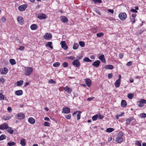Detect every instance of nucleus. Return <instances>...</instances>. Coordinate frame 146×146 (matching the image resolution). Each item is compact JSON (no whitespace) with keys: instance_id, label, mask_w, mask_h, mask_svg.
I'll return each mask as SVG.
<instances>
[{"instance_id":"obj_41","label":"nucleus","mask_w":146,"mask_h":146,"mask_svg":"<svg viewBox=\"0 0 146 146\" xmlns=\"http://www.w3.org/2000/svg\"><path fill=\"white\" fill-rule=\"evenodd\" d=\"M98 115H96L93 116L92 118V119L93 121H95L98 118Z\"/></svg>"},{"instance_id":"obj_24","label":"nucleus","mask_w":146,"mask_h":146,"mask_svg":"<svg viewBox=\"0 0 146 146\" xmlns=\"http://www.w3.org/2000/svg\"><path fill=\"white\" fill-rule=\"evenodd\" d=\"M121 81L118 80H117L115 83V85L116 87L118 88L119 86Z\"/></svg>"},{"instance_id":"obj_18","label":"nucleus","mask_w":146,"mask_h":146,"mask_svg":"<svg viewBox=\"0 0 146 146\" xmlns=\"http://www.w3.org/2000/svg\"><path fill=\"white\" fill-rule=\"evenodd\" d=\"M62 111L65 113H68L70 112V109L68 107H66L63 108Z\"/></svg>"},{"instance_id":"obj_25","label":"nucleus","mask_w":146,"mask_h":146,"mask_svg":"<svg viewBox=\"0 0 146 146\" xmlns=\"http://www.w3.org/2000/svg\"><path fill=\"white\" fill-rule=\"evenodd\" d=\"M31 28L32 30H35L36 29L38 28V26L37 25L35 24H33L31 26Z\"/></svg>"},{"instance_id":"obj_42","label":"nucleus","mask_w":146,"mask_h":146,"mask_svg":"<svg viewBox=\"0 0 146 146\" xmlns=\"http://www.w3.org/2000/svg\"><path fill=\"white\" fill-rule=\"evenodd\" d=\"M80 45L82 47H83L85 46V43L82 41H80L79 42Z\"/></svg>"},{"instance_id":"obj_12","label":"nucleus","mask_w":146,"mask_h":146,"mask_svg":"<svg viewBox=\"0 0 146 146\" xmlns=\"http://www.w3.org/2000/svg\"><path fill=\"white\" fill-rule=\"evenodd\" d=\"M100 62V60H97L94 62L92 64V65L95 67L97 68L99 66Z\"/></svg>"},{"instance_id":"obj_21","label":"nucleus","mask_w":146,"mask_h":146,"mask_svg":"<svg viewBox=\"0 0 146 146\" xmlns=\"http://www.w3.org/2000/svg\"><path fill=\"white\" fill-rule=\"evenodd\" d=\"M7 130L8 133L11 134H13L14 132V130L11 127H9L7 128Z\"/></svg>"},{"instance_id":"obj_54","label":"nucleus","mask_w":146,"mask_h":146,"mask_svg":"<svg viewBox=\"0 0 146 146\" xmlns=\"http://www.w3.org/2000/svg\"><path fill=\"white\" fill-rule=\"evenodd\" d=\"M130 11L132 12L135 13H137V11L136 10V9H131Z\"/></svg>"},{"instance_id":"obj_44","label":"nucleus","mask_w":146,"mask_h":146,"mask_svg":"<svg viewBox=\"0 0 146 146\" xmlns=\"http://www.w3.org/2000/svg\"><path fill=\"white\" fill-rule=\"evenodd\" d=\"M44 125L45 126L49 127L50 124L48 122L45 121L44 123Z\"/></svg>"},{"instance_id":"obj_30","label":"nucleus","mask_w":146,"mask_h":146,"mask_svg":"<svg viewBox=\"0 0 146 146\" xmlns=\"http://www.w3.org/2000/svg\"><path fill=\"white\" fill-rule=\"evenodd\" d=\"M121 105L122 107H125L127 105V103L124 100H122L121 102Z\"/></svg>"},{"instance_id":"obj_14","label":"nucleus","mask_w":146,"mask_h":146,"mask_svg":"<svg viewBox=\"0 0 146 146\" xmlns=\"http://www.w3.org/2000/svg\"><path fill=\"white\" fill-rule=\"evenodd\" d=\"M16 116L18 117L19 119H24L25 117V115L23 113H19L17 114Z\"/></svg>"},{"instance_id":"obj_34","label":"nucleus","mask_w":146,"mask_h":146,"mask_svg":"<svg viewBox=\"0 0 146 146\" xmlns=\"http://www.w3.org/2000/svg\"><path fill=\"white\" fill-rule=\"evenodd\" d=\"M10 62L12 65H14L16 64V62L14 59H11L10 60Z\"/></svg>"},{"instance_id":"obj_20","label":"nucleus","mask_w":146,"mask_h":146,"mask_svg":"<svg viewBox=\"0 0 146 146\" xmlns=\"http://www.w3.org/2000/svg\"><path fill=\"white\" fill-rule=\"evenodd\" d=\"M86 83L88 87H90L91 84V80L90 79H85Z\"/></svg>"},{"instance_id":"obj_26","label":"nucleus","mask_w":146,"mask_h":146,"mask_svg":"<svg viewBox=\"0 0 146 146\" xmlns=\"http://www.w3.org/2000/svg\"><path fill=\"white\" fill-rule=\"evenodd\" d=\"M23 92L22 90H18L15 92V94L17 96H20L23 94Z\"/></svg>"},{"instance_id":"obj_63","label":"nucleus","mask_w":146,"mask_h":146,"mask_svg":"<svg viewBox=\"0 0 146 146\" xmlns=\"http://www.w3.org/2000/svg\"><path fill=\"white\" fill-rule=\"evenodd\" d=\"M24 48V47L23 46H21L19 47V48H18L19 50H23V49Z\"/></svg>"},{"instance_id":"obj_13","label":"nucleus","mask_w":146,"mask_h":146,"mask_svg":"<svg viewBox=\"0 0 146 146\" xmlns=\"http://www.w3.org/2000/svg\"><path fill=\"white\" fill-rule=\"evenodd\" d=\"M64 91L68 93H70L72 91V89L68 86H66L64 88Z\"/></svg>"},{"instance_id":"obj_58","label":"nucleus","mask_w":146,"mask_h":146,"mask_svg":"<svg viewBox=\"0 0 146 146\" xmlns=\"http://www.w3.org/2000/svg\"><path fill=\"white\" fill-rule=\"evenodd\" d=\"M94 98V97L89 98L87 99V100L88 101H90L93 100Z\"/></svg>"},{"instance_id":"obj_5","label":"nucleus","mask_w":146,"mask_h":146,"mask_svg":"<svg viewBox=\"0 0 146 146\" xmlns=\"http://www.w3.org/2000/svg\"><path fill=\"white\" fill-rule=\"evenodd\" d=\"M37 18L40 20L45 19L47 18V16L44 13H40L38 15Z\"/></svg>"},{"instance_id":"obj_23","label":"nucleus","mask_w":146,"mask_h":146,"mask_svg":"<svg viewBox=\"0 0 146 146\" xmlns=\"http://www.w3.org/2000/svg\"><path fill=\"white\" fill-rule=\"evenodd\" d=\"M61 20L64 23H66L68 21V19L67 18L64 16H62L61 17Z\"/></svg>"},{"instance_id":"obj_3","label":"nucleus","mask_w":146,"mask_h":146,"mask_svg":"<svg viewBox=\"0 0 146 146\" xmlns=\"http://www.w3.org/2000/svg\"><path fill=\"white\" fill-rule=\"evenodd\" d=\"M118 16L120 20L123 21L126 18L127 15L125 13H121L119 14Z\"/></svg>"},{"instance_id":"obj_45","label":"nucleus","mask_w":146,"mask_h":146,"mask_svg":"<svg viewBox=\"0 0 146 146\" xmlns=\"http://www.w3.org/2000/svg\"><path fill=\"white\" fill-rule=\"evenodd\" d=\"M48 83L50 84H54L56 83V82L55 81L53 80L52 79H51L49 80Z\"/></svg>"},{"instance_id":"obj_52","label":"nucleus","mask_w":146,"mask_h":146,"mask_svg":"<svg viewBox=\"0 0 146 146\" xmlns=\"http://www.w3.org/2000/svg\"><path fill=\"white\" fill-rule=\"evenodd\" d=\"M104 117V116L100 114L98 115V118L100 119H102Z\"/></svg>"},{"instance_id":"obj_27","label":"nucleus","mask_w":146,"mask_h":146,"mask_svg":"<svg viewBox=\"0 0 146 146\" xmlns=\"http://www.w3.org/2000/svg\"><path fill=\"white\" fill-rule=\"evenodd\" d=\"M25 140L24 139H22L20 141V144L22 146H25L26 145Z\"/></svg>"},{"instance_id":"obj_8","label":"nucleus","mask_w":146,"mask_h":146,"mask_svg":"<svg viewBox=\"0 0 146 146\" xmlns=\"http://www.w3.org/2000/svg\"><path fill=\"white\" fill-rule=\"evenodd\" d=\"M52 37V35L51 34L46 33L43 36L44 39L47 40H49Z\"/></svg>"},{"instance_id":"obj_32","label":"nucleus","mask_w":146,"mask_h":146,"mask_svg":"<svg viewBox=\"0 0 146 146\" xmlns=\"http://www.w3.org/2000/svg\"><path fill=\"white\" fill-rule=\"evenodd\" d=\"M114 131V129L111 128H107L106 129V131L108 132H111Z\"/></svg>"},{"instance_id":"obj_16","label":"nucleus","mask_w":146,"mask_h":146,"mask_svg":"<svg viewBox=\"0 0 146 146\" xmlns=\"http://www.w3.org/2000/svg\"><path fill=\"white\" fill-rule=\"evenodd\" d=\"M60 44H61L62 47L64 49L66 50L67 49L68 46L65 41H62L60 43Z\"/></svg>"},{"instance_id":"obj_57","label":"nucleus","mask_w":146,"mask_h":146,"mask_svg":"<svg viewBox=\"0 0 146 146\" xmlns=\"http://www.w3.org/2000/svg\"><path fill=\"white\" fill-rule=\"evenodd\" d=\"M66 118L67 119H70L71 118V115L69 114L66 116Z\"/></svg>"},{"instance_id":"obj_59","label":"nucleus","mask_w":146,"mask_h":146,"mask_svg":"<svg viewBox=\"0 0 146 146\" xmlns=\"http://www.w3.org/2000/svg\"><path fill=\"white\" fill-rule=\"evenodd\" d=\"M82 56L80 55V56H77V58L78 59V60H80L82 58Z\"/></svg>"},{"instance_id":"obj_2","label":"nucleus","mask_w":146,"mask_h":146,"mask_svg":"<svg viewBox=\"0 0 146 146\" xmlns=\"http://www.w3.org/2000/svg\"><path fill=\"white\" fill-rule=\"evenodd\" d=\"M123 135V133L121 132L118 133L117 135V137L115 139V141L118 143L122 142L123 140V139L122 138Z\"/></svg>"},{"instance_id":"obj_64","label":"nucleus","mask_w":146,"mask_h":146,"mask_svg":"<svg viewBox=\"0 0 146 146\" xmlns=\"http://www.w3.org/2000/svg\"><path fill=\"white\" fill-rule=\"evenodd\" d=\"M0 81L1 82L3 83L4 82V79L2 78H0Z\"/></svg>"},{"instance_id":"obj_49","label":"nucleus","mask_w":146,"mask_h":146,"mask_svg":"<svg viewBox=\"0 0 146 146\" xmlns=\"http://www.w3.org/2000/svg\"><path fill=\"white\" fill-rule=\"evenodd\" d=\"M130 19L132 23V24L134 23H135V18H131L130 17Z\"/></svg>"},{"instance_id":"obj_40","label":"nucleus","mask_w":146,"mask_h":146,"mask_svg":"<svg viewBox=\"0 0 146 146\" xmlns=\"http://www.w3.org/2000/svg\"><path fill=\"white\" fill-rule=\"evenodd\" d=\"M60 65V63L58 62H57L55 63H54L53 64V66L55 67H57L59 66Z\"/></svg>"},{"instance_id":"obj_1","label":"nucleus","mask_w":146,"mask_h":146,"mask_svg":"<svg viewBox=\"0 0 146 146\" xmlns=\"http://www.w3.org/2000/svg\"><path fill=\"white\" fill-rule=\"evenodd\" d=\"M24 73L25 75L28 76L31 74L33 71V68L31 67H24Z\"/></svg>"},{"instance_id":"obj_15","label":"nucleus","mask_w":146,"mask_h":146,"mask_svg":"<svg viewBox=\"0 0 146 146\" xmlns=\"http://www.w3.org/2000/svg\"><path fill=\"white\" fill-rule=\"evenodd\" d=\"M78 112V113L77 115V120H79L80 118L81 114L82 113L81 111H76L73 114V115H74L76 114Z\"/></svg>"},{"instance_id":"obj_38","label":"nucleus","mask_w":146,"mask_h":146,"mask_svg":"<svg viewBox=\"0 0 146 146\" xmlns=\"http://www.w3.org/2000/svg\"><path fill=\"white\" fill-rule=\"evenodd\" d=\"M83 61L87 62H91L92 60H90L88 58L86 57L83 59Z\"/></svg>"},{"instance_id":"obj_46","label":"nucleus","mask_w":146,"mask_h":146,"mask_svg":"<svg viewBox=\"0 0 146 146\" xmlns=\"http://www.w3.org/2000/svg\"><path fill=\"white\" fill-rule=\"evenodd\" d=\"M62 66L64 67H67L68 66V63L66 62H64L62 64Z\"/></svg>"},{"instance_id":"obj_4","label":"nucleus","mask_w":146,"mask_h":146,"mask_svg":"<svg viewBox=\"0 0 146 146\" xmlns=\"http://www.w3.org/2000/svg\"><path fill=\"white\" fill-rule=\"evenodd\" d=\"M138 106L140 107H142L144 106V104H146V100L144 99H141L138 102Z\"/></svg>"},{"instance_id":"obj_11","label":"nucleus","mask_w":146,"mask_h":146,"mask_svg":"<svg viewBox=\"0 0 146 146\" xmlns=\"http://www.w3.org/2000/svg\"><path fill=\"white\" fill-rule=\"evenodd\" d=\"M8 126L7 123H5L3 124L0 125V129L4 130L7 129Z\"/></svg>"},{"instance_id":"obj_10","label":"nucleus","mask_w":146,"mask_h":146,"mask_svg":"<svg viewBox=\"0 0 146 146\" xmlns=\"http://www.w3.org/2000/svg\"><path fill=\"white\" fill-rule=\"evenodd\" d=\"M17 20L20 24L22 25L24 24V19L21 16L18 17L17 18Z\"/></svg>"},{"instance_id":"obj_43","label":"nucleus","mask_w":146,"mask_h":146,"mask_svg":"<svg viewBox=\"0 0 146 146\" xmlns=\"http://www.w3.org/2000/svg\"><path fill=\"white\" fill-rule=\"evenodd\" d=\"M133 97V95L132 94H129L127 95L128 98L130 99H131Z\"/></svg>"},{"instance_id":"obj_53","label":"nucleus","mask_w":146,"mask_h":146,"mask_svg":"<svg viewBox=\"0 0 146 146\" xmlns=\"http://www.w3.org/2000/svg\"><path fill=\"white\" fill-rule=\"evenodd\" d=\"M108 76L109 79H111L113 77V74L112 73L108 74Z\"/></svg>"},{"instance_id":"obj_35","label":"nucleus","mask_w":146,"mask_h":146,"mask_svg":"<svg viewBox=\"0 0 146 146\" xmlns=\"http://www.w3.org/2000/svg\"><path fill=\"white\" fill-rule=\"evenodd\" d=\"M15 145V143L13 141L7 143V145L9 146H13Z\"/></svg>"},{"instance_id":"obj_47","label":"nucleus","mask_w":146,"mask_h":146,"mask_svg":"<svg viewBox=\"0 0 146 146\" xmlns=\"http://www.w3.org/2000/svg\"><path fill=\"white\" fill-rule=\"evenodd\" d=\"M11 118V117L10 116H8V117H4L3 119L4 120H8L9 119Z\"/></svg>"},{"instance_id":"obj_36","label":"nucleus","mask_w":146,"mask_h":146,"mask_svg":"<svg viewBox=\"0 0 146 146\" xmlns=\"http://www.w3.org/2000/svg\"><path fill=\"white\" fill-rule=\"evenodd\" d=\"M78 46V44L77 43H74V44L73 48L74 50H76L77 49Z\"/></svg>"},{"instance_id":"obj_60","label":"nucleus","mask_w":146,"mask_h":146,"mask_svg":"<svg viewBox=\"0 0 146 146\" xmlns=\"http://www.w3.org/2000/svg\"><path fill=\"white\" fill-rule=\"evenodd\" d=\"M108 12H110L112 14H113V10L112 9H108Z\"/></svg>"},{"instance_id":"obj_6","label":"nucleus","mask_w":146,"mask_h":146,"mask_svg":"<svg viewBox=\"0 0 146 146\" xmlns=\"http://www.w3.org/2000/svg\"><path fill=\"white\" fill-rule=\"evenodd\" d=\"M72 64L74 66L76 67H79L80 65V63L78 60H74L72 62Z\"/></svg>"},{"instance_id":"obj_37","label":"nucleus","mask_w":146,"mask_h":146,"mask_svg":"<svg viewBox=\"0 0 146 146\" xmlns=\"http://www.w3.org/2000/svg\"><path fill=\"white\" fill-rule=\"evenodd\" d=\"M6 136L5 135H2L0 136V141H2L3 139H5Z\"/></svg>"},{"instance_id":"obj_61","label":"nucleus","mask_w":146,"mask_h":146,"mask_svg":"<svg viewBox=\"0 0 146 146\" xmlns=\"http://www.w3.org/2000/svg\"><path fill=\"white\" fill-rule=\"evenodd\" d=\"M1 20L2 22H4L6 20V19L4 17H3L1 18Z\"/></svg>"},{"instance_id":"obj_7","label":"nucleus","mask_w":146,"mask_h":146,"mask_svg":"<svg viewBox=\"0 0 146 146\" xmlns=\"http://www.w3.org/2000/svg\"><path fill=\"white\" fill-rule=\"evenodd\" d=\"M27 7V5L24 4L18 7V9L20 11H25Z\"/></svg>"},{"instance_id":"obj_19","label":"nucleus","mask_w":146,"mask_h":146,"mask_svg":"<svg viewBox=\"0 0 146 146\" xmlns=\"http://www.w3.org/2000/svg\"><path fill=\"white\" fill-rule=\"evenodd\" d=\"M99 58L101 60L102 62L104 63H105L106 62V60L105 58V56L104 55L102 54L99 57Z\"/></svg>"},{"instance_id":"obj_51","label":"nucleus","mask_w":146,"mask_h":146,"mask_svg":"<svg viewBox=\"0 0 146 146\" xmlns=\"http://www.w3.org/2000/svg\"><path fill=\"white\" fill-rule=\"evenodd\" d=\"M136 144L138 146H141V143L139 141H136Z\"/></svg>"},{"instance_id":"obj_22","label":"nucleus","mask_w":146,"mask_h":146,"mask_svg":"<svg viewBox=\"0 0 146 146\" xmlns=\"http://www.w3.org/2000/svg\"><path fill=\"white\" fill-rule=\"evenodd\" d=\"M28 121L29 123L32 124H33L35 122V119L32 117L29 118L28 119Z\"/></svg>"},{"instance_id":"obj_9","label":"nucleus","mask_w":146,"mask_h":146,"mask_svg":"<svg viewBox=\"0 0 146 146\" xmlns=\"http://www.w3.org/2000/svg\"><path fill=\"white\" fill-rule=\"evenodd\" d=\"M132 121H135V119L133 117H131L130 118H126V122L125 124L127 125H128Z\"/></svg>"},{"instance_id":"obj_29","label":"nucleus","mask_w":146,"mask_h":146,"mask_svg":"<svg viewBox=\"0 0 146 146\" xmlns=\"http://www.w3.org/2000/svg\"><path fill=\"white\" fill-rule=\"evenodd\" d=\"M52 42H48L46 44V46L50 47L51 49H52L53 47L52 46Z\"/></svg>"},{"instance_id":"obj_28","label":"nucleus","mask_w":146,"mask_h":146,"mask_svg":"<svg viewBox=\"0 0 146 146\" xmlns=\"http://www.w3.org/2000/svg\"><path fill=\"white\" fill-rule=\"evenodd\" d=\"M113 68V66L111 65H107L105 66V68L106 69L111 70Z\"/></svg>"},{"instance_id":"obj_39","label":"nucleus","mask_w":146,"mask_h":146,"mask_svg":"<svg viewBox=\"0 0 146 146\" xmlns=\"http://www.w3.org/2000/svg\"><path fill=\"white\" fill-rule=\"evenodd\" d=\"M104 35V33L102 32H100V33L97 34L96 35L97 36L99 37H100L102 36H103Z\"/></svg>"},{"instance_id":"obj_56","label":"nucleus","mask_w":146,"mask_h":146,"mask_svg":"<svg viewBox=\"0 0 146 146\" xmlns=\"http://www.w3.org/2000/svg\"><path fill=\"white\" fill-rule=\"evenodd\" d=\"M93 1H94L95 3L98 2L99 3H101L102 2V1L101 0H93Z\"/></svg>"},{"instance_id":"obj_55","label":"nucleus","mask_w":146,"mask_h":146,"mask_svg":"<svg viewBox=\"0 0 146 146\" xmlns=\"http://www.w3.org/2000/svg\"><path fill=\"white\" fill-rule=\"evenodd\" d=\"M67 58L71 60H73L75 58L74 57L72 56H70L68 57Z\"/></svg>"},{"instance_id":"obj_48","label":"nucleus","mask_w":146,"mask_h":146,"mask_svg":"<svg viewBox=\"0 0 146 146\" xmlns=\"http://www.w3.org/2000/svg\"><path fill=\"white\" fill-rule=\"evenodd\" d=\"M140 116L141 118H144L146 117V114L145 113H142L140 114Z\"/></svg>"},{"instance_id":"obj_31","label":"nucleus","mask_w":146,"mask_h":146,"mask_svg":"<svg viewBox=\"0 0 146 146\" xmlns=\"http://www.w3.org/2000/svg\"><path fill=\"white\" fill-rule=\"evenodd\" d=\"M17 86H21L23 85V81L22 80H20L17 82Z\"/></svg>"},{"instance_id":"obj_62","label":"nucleus","mask_w":146,"mask_h":146,"mask_svg":"<svg viewBox=\"0 0 146 146\" xmlns=\"http://www.w3.org/2000/svg\"><path fill=\"white\" fill-rule=\"evenodd\" d=\"M131 16L132 18H135L136 16V14L133 13L131 14Z\"/></svg>"},{"instance_id":"obj_50","label":"nucleus","mask_w":146,"mask_h":146,"mask_svg":"<svg viewBox=\"0 0 146 146\" xmlns=\"http://www.w3.org/2000/svg\"><path fill=\"white\" fill-rule=\"evenodd\" d=\"M132 63L131 61H129L126 64V65L127 66H130L132 65Z\"/></svg>"},{"instance_id":"obj_33","label":"nucleus","mask_w":146,"mask_h":146,"mask_svg":"<svg viewBox=\"0 0 146 146\" xmlns=\"http://www.w3.org/2000/svg\"><path fill=\"white\" fill-rule=\"evenodd\" d=\"M0 100H6V98L5 97L4 95L1 93H0Z\"/></svg>"},{"instance_id":"obj_17","label":"nucleus","mask_w":146,"mask_h":146,"mask_svg":"<svg viewBox=\"0 0 146 146\" xmlns=\"http://www.w3.org/2000/svg\"><path fill=\"white\" fill-rule=\"evenodd\" d=\"M8 71V70L7 68L6 67H4L3 69H2L1 72V74H6L7 73Z\"/></svg>"}]
</instances>
